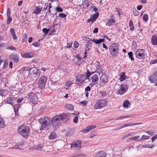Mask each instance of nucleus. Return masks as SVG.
<instances>
[{
	"label": "nucleus",
	"instance_id": "obj_10",
	"mask_svg": "<svg viewBox=\"0 0 157 157\" xmlns=\"http://www.w3.org/2000/svg\"><path fill=\"white\" fill-rule=\"evenodd\" d=\"M47 79V77L45 76H43L40 77L38 82L39 87L40 88L42 89L45 87Z\"/></svg>",
	"mask_w": 157,
	"mask_h": 157
},
{
	"label": "nucleus",
	"instance_id": "obj_13",
	"mask_svg": "<svg viewBox=\"0 0 157 157\" xmlns=\"http://www.w3.org/2000/svg\"><path fill=\"white\" fill-rule=\"evenodd\" d=\"M149 80L152 83H156L155 85L157 86V71L149 78Z\"/></svg>",
	"mask_w": 157,
	"mask_h": 157
},
{
	"label": "nucleus",
	"instance_id": "obj_39",
	"mask_svg": "<svg viewBox=\"0 0 157 157\" xmlns=\"http://www.w3.org/2000/svg\"><path fill=\"white\" fill-rule=\"evenodd\" d=\"M86 156V155L84 154L81 153L76 154L74 155V157H83Z\"/></svg>",
	"mask_w": 157,
	"mask_h": 157
},
{
	"label": "nucleus",
	"instance_id": "obj_58",
	"mask_svg": "<svg viewBox=\"0 0 157 157\" xmlns=\"http://www.w3.org/2000/svg\"><path fill=\"white\" fill-rule=\"evenodd\" d=\"M74 47L76 48L78 47L79 46V44L77 41H75L74 43Z\"/></svg>",
	"mask_w": 157,
	"mask_h": 157
},
{
	"label": "nucleus",
	"instance_id": "obj_15",
	"mask_svg": "<svg viewBox=\"0 0 157 157\" xmlns=\"http://www.w3.org/2000/svg\"><path fill=\"white\" fill-rule=\"evenodd\" d=\"M127 89L128 87L126 85H122L121 86L120 89L118 91L117 93L122 95L126 92Z\"/></svg>",
	"mask_w": 157,
	"mask_h": 157
},
{
	"label": "nucleus",
	"instance_id": "obj_35",
	"mask_svg": "<svg viewBox=\"0 0 157 157\" xmlns=\"http://www.w3.org/2000/svg\"><path fill=\"white\" fill-rule=\"evenodd\" d=\"M129 26L130 29L131 31L134 30V27L133 25V22L132 20H130L129 22Z\"/></svg>",
	"mask_w": 157,
	"mask_h": 157
},
{
	"label": "nucleus",
	"instance_id": "obj_51",
	"mask_svg": "<svg viewBox=\"0 0 157 157\" xmlns=\"http://www.w3.org/2000/svg\"><path fill=\"white\" fill-rule=\"evenodd\" d=\"M100 93L102 97L105 96L107 94V93L106 92L104 91L101 92Z\"/></svg>",
	"mask_w": 157,
	"mask_h": 157
},
{
	"label": "nucleus",
	"instance_id": "obj_21",
	"mask_svg": "<svg viewBox=\"0 0 157 157\" xmlns=\"http://www.w3.org/2000/svg\"><path fill=\"white\" fill-rule=\"evenodd\" d=\"M143 123L141 122L138 123H129V124H125L123 125V127H125L127 126H133L135 125H138V124H142Z\"/></svg>",
	"mask_w": 157,
	"mask_h": 157
},
{
	"label": "nucleus",
	"instance_id": "obj_56",
	"mask_svg": "<svg viewBox=\"0 0 157 157\" xmlns=\"http://www.w3.org/2000/svg\"><path fill=\"white\" fill-rule=\"evenodd\" d=\"M157 138V134L151 137V139L152 142Z\"/></svg>",
	"mask_w": 157,
	"mask_h": 157
},
{
	"label": "nucleus",
	"instance_id": "obj_12",
	"mask_svg": "<svg viewBox=\"0 0 157 157\" xmlns=\"http://www.w3.org/2000/svg\"><path fill=\"white\" fill-rule=\"evenodd\" d=\"M93 74L90 78L89 80L90 81H91L90 83L91 85H94L97 84L99 79L98 76L97 74Z\"/></svg>",
	"mask_w": 157,
	"mask_h": 157
},
{
	"label": "nucleus",
	"instance_id": "obj_37",
	"mask_svg": "<svg viewBox=\"0 0 157 157\" xmlns=\"http://www.w3.org/2000/svg\"><path fill=\"white\" fill-rule=\"evenodd\" d=\"M31 68H29L27 67H24L22 68L21 70L22 71H27L28 72V74H29Z\"/></svg>",
	"mask_w": 157,
	"mask_h": 157
},
{
	"label": "nucleus",
	"instance_id": "obj_46",
	"mask_svg": "<svg viewBox=\"0 0 157 157\" xmlns=\"http://www.w3.org/2000/svg\"><path fill=\"white\" fill-rule=\"evenodd\" d=\"M90 9H91V10L94 11L96 13L98 11L96 6H91Z\"/></svg>",
	"mask_w": 157,
	"mask_h": 157
},
{
	"label": "nucleus",
	"instance_id": "obj_6",
	"mask_svg": "<svg viewBox=\"0 0 157 157\" xmlns=\"http://www.w3.org/2000/svg\"><path fill=\"white\" fill-rule=\"evenodd\" d=\"M107 105V102L105 100L100 99L98 100L95 104L94 108L95 109H101L105 107Z\"/></svg>",
	"mask_w": 157,
	"mask_h": 157
},
{
	"label": "nucleus",
	"instance_id": "obj_30",
	"mask_svg": "<svg viewBox=\"0 0 157 157\" xmlns=\"http://www.w3.org/2000/svg\"><path fill=\"white\" fill-rule=\"evenodd\" d=\"M126 78V76L125 75V73L124 72L122 73V74L120 76V79L121 81H123Z\"/></svg>",
	"mask_w": 157,
	"mask_h": 157
},
{
	"label": "nucleus",
	"instance_id": "obj_59",
	"mask_svg": "<svg viewBox=\"0 0 157 157\" xmlns=\"http://www.w3.org/2000/svg\"><path fill=\"white\" fill-rule=\"evenodd\" d=\"M5 93L4 92V91L2 90H0V95L2 96H4L5 95Z\"/></svg>",
	"mask_w": 157,
	"mask_h": 157
},
{
	"label": "nucleus",
	"instance_id": "obj_28",
	"mask_svg": "<svg viewBox=\"0 0 157 157\" xmlns=\"http://www.w3.org/2000/svg\"><path fill=\"white\" fill-rule=\"evenodd\" d=\"M73 133V132L71 129L68 130L65 133V136H71Z\"/></svg>",
	"mask_w": 157,
	"mask_h": 157
},
{
	"label": "nucleus",
	"instance_id": "obj_61",
	"mask_svg": "<svg viewBox=\"0 0 157 157\" xmlns=\"http://www.w3.org/2000/svg\"><path fill=\"white\" fill-rule=\"evenodd\" d=\"M146 133H147L148 134L152 136L154 135L153 132L151 130H150L148 131H147L146 132Z\"/></svg>",
	"mask_w": 157,
	"mask_h": 157
},
{
	"label": "nucleus",
	"instance_id": "obj_45",
	"mask_svg": "<svg viewBox=\"0 0 157 157\" xmlns=\"http://www.w3.org/2000/svg\"><path fill=\"white\" fill-rule=\"evenodd\" d=\"M143 20L145 21H147L148 20V15L147 14L144 15L143 17Z\"/></svg>",
	"mask_w": 157,
	"mask_h": 157
},
{
	"label": "nucleus",
	"instance_id": "obj_11",
	"mask_svg": "<svg viewBox=\"0 0 157 157\" xmlns=\"http://www.w3.org/2000/svg\"><path fill=\"white\" fill-rule=\"evenodd\" d=\"M144 49H138L135 53L136 56L138 59H143L145 58L146 55L144 53Z\"/></svg>",
	"mask_w": 157,
	"mask_h": 157
},
{
	"label": "nucleus",
	"instance_id": "obj_4",
	"mask_svg": "<svg viewBox=\"0 0 157 157\" xmlns=\"http://www.w3.org/2000/svg\"><path fill=\"white\" fill-rule=\"evenodd\" d=\"M40 124L41 125L40 129L42 130L48 125L51 122L50 117H46L44 118H40L39 120Z\"/></svg>",
	"mask_w": 157,
	"mask_h": 157
},
{
	"label": "nucleus",
	"instance_id": "obj_7",
	"mask_svg": "<svg viewBox=\"0 0 157 157\" xmlns=\"http://www.w3.org/2000/svg\"><path fill=\"white\" fill-rule=\"evenodd\" d=\"M82 141L81 140H75L71 144V148L72 150H79L81 147Z\"/></svg>",
	"mask_w": 157,
	"mask_h": 157
},
{
	"label": "nucleus",
	"instance_id": "obj_54",
	"mask_svg": "<svg viewBox=\"0 0 157 157\" xmlns=\"http://www.w3.org/2000/svg\"><path fill=\"white\" fill-rule=\"evenodd\" d=\"M56 10L58 12H62L63 11V9L59 7H57Z\"/></svg>",
	"mask_w": 157,
	"mask_h": 157
},
{
	"label": "nucleus",
	"instance_id": "obj_17",
	"mask_svg": "<svg viewBox=\"0 0 157 157\" xmlns=\"http://www.w3.org/2000/svg\"><path fill=\"white\" fill-rule=\"evenodd\" d=\"M106 155V153L101 151L98 152L95 155V157H105Z\"/></svg>",
	"mask_w": 157,
	"mask_h": 157
},
{
	"label": "nucleus",
	"instance_id": "obj_63",
	"mask_svg": "<svg viewBox=\"0 0 157 157\" xmlns=\"http://www.w3.org/2000/svg\"><path fill=\"white\" fill-rule=\"evenodd\" d=\"M7 17L10 16V8H8L7 10Z\"/></svg>",
	"mask_w": 157,
	"mask_h": 157
},
{
	"label": "nucleus",
	"instance_id": "obj_41",
	"mask_svg": "<svg viewBox=\"0 0 157 157\" xmlns=\"http://www.w3.org/2000/svg\"><path fill=\"white\" fill-rule=\"evenodd\" d=\"M49 29H47L46 28H44L43 29V32L44 34V36H46L48 33L49 31Z\"/></svg>",
	"mask_w": 157,
	"mask_h": 157
},
{
	"label": "nucleus",
	"instance_id": "obj_22",
	"mask_svg": "<svg viewBox=\"0 0 157 157\" xmlns=\"http://www.w3.org/2000/svg\"><path fill=\"white\" fill-rule=\"evenodd\" d=\"M113 151L114 152V154L115 155H117L119 154L120 153L121 150L120 147H117L114 148L113 149Z\"/></svg>",
	"mask_w": 157,
	"mask_h": 157
},
{
	"label": "nucleus",
	"instance_id": "obj_33",
	"mask_svg": "<svg viewBox=\"0 0 157 157\" xmlns=\"http://www.w3.org/2000/svg\"><path fill=\"white\" fill-rule=\"evenodd\" d=\"M155 145L154 144H152L151 145L150 144H145V145H143L142 146V147L143 148H152L155 147Z\"/></svg>",
	"mask_w": 157,
	"mask_h": 157
},
{
	"label": "nucleus",
	"instance_id": "obj_24",
	"mask_svg": "<svg viewBox=\"0 0 157 157\" xmlns=\"http://www.w3.org/2000/svg\"><path fill=\"white\" fill-rule=\"evenodd\" d=\"M12 105L13 107L14 111L16 114L17 113H18V109L20 107L19 105L18 104L14 105L13 104Z\"/></svg>",
	"mask_w": 157,
	"mask_h": 157
},
{
	"label": "nucleus",
	"instance_id": "obj_2",
	"mask_svg": "<svg viewBox=\"0 0 157 157\" xmlns=\"http://www.w3.org/2000/svg\"><path fill=\"white\" fill-rule=\"evenodd\" d=\"M96 71H90L88 70H87L86 73V76L85 75H81L77 76L76 80V83L78 85H80L84 82L86 78L89 80L90 77Z\"/></svg>",
	"mask_w": 157,
	"mask_h": 157
},
{
	"label": "nucleus",
	"instance_id": "obj_19",
	"mask_svg": "<svg viewBox=\"0 0 157 157\" xmlns=\"http://www.w3.org/2000/svg\"><path fill=\"white\" fill-rule=\"evenodd\" d=\"M42 10V7L38 6H36L33 11V13L36 14H38Z\"/></svg>",
	"mask_w": 157,
	"mask_h": 157
},
{
	"label": "nucleus",
	"instance_id": "obj_14",
	"mask_svg": "<svg viewBox=\"0 0 157 157\" xmlns=\"http://www.w3.org/2000/svg\"><path fill=\"white\" fill-rule=\"evenodd\" d=\"M10 59L15 63H17L19 61V56L17 54H12L9 57Z\"/></svg>",
	"mask_w": 157,
	"mask_h": 157
},
{
	"label": "nucleus",
	"instance_id": "obj_29",
	"mask_svg": "<svg viewBox=\"0 0 157 157\" xmlns=\"http://www.w3.org/2000/svg\"><path fill=\"white\" fill-rule=\"evenodd\" d=\"M5 125L3 120L2 118H0V129L4 127Z\"/></svg>",
	"mask_w": 157,
	"mask_h": 157
},
{
	"label": "nucleus",
	"instance_id": "obj_8",
	"mask_svg": "<svg viewBox=\"0 0 157 157\" xmlns=\"http://www.w3.org/2000/svg\"><path fill=\"white\" fill-rule=\"evenodd\" d=\"M108 81V78L105 73H102L100 78L99 85L100 86H103L107 84Z\"/></svg>",
	"mask_w": 157,
	"mask_h": 157
},
{
	"label": "nucleus",
	"instance_id": "obj_16",
	"mask_svg": "<svg viewBox=\"0 0 157 157\" xmlns=\"http://www.w3.org/2000/svg\"><path fill=\"white\" fill-rule=\"evenodd\" d=\"M34 53L33 52H25L22 56V57L24 58H31L33 57Z\"/></svg>",
	"mask_w": 157,
	"mask_h": 157
},
{
	"label": "nucleus",
	"instance_id": "obj_49",
	"mask_svg": "<svg viewBox=\"0 0 157 157\" xmlns=\"http://www.w3.org/2000/svg\"><path fill=\"white\" fill-rule=\"evenodd\" d=\"M7 49L8 50H10L13 51H16V50L15 48L14 47L12 46L8 47Z\"/></svg>",
	"mask_w": 157,
	"mask_h": 157
},
{
	"label": "nucleus",
	"instance_id": "obj_25",
	"mask_svg": "<svg viewBox=\"0 0 157 157\" xmlns=\"http://www.w3.org/2000/svg\"><path fill=\"white\" fill-rule=\"evenodd\" d=\"M123 105L124 108H127L128 107L130 106V104L128 100H125L124 102Z\"/></svg>",
	"mask_w": 157,
	"mask_h": 157
},
{
	"label": "nucleus",
	"instance_id": "obj_18",
	"mask_svg": "<svg viewBox=\"0 0 157 157\" xmlns=\"http://www.w3.org/2000/svg\"><path fill=\"white\" fill-rule=\"evenodd\" d=\"M152 44L153 45H157V35H153L151 40Z\"/></svg>",
	"mask_w": 157,
	"mask_h": 157
},
{
	"label": "nucleus",
	"instance_id": "obj_5",
	"mask_svg": "<svg viewBox=\"0 0 157 157\" xmlns=\"http://www.w3.org/2000/svg\"><path fill=\"white\" fill-rule=\"evenodd\" d=\"M109 49L110 54L112 56H116L118 53L119 46L117 43H113L110 45Z\"/></svg>",
	"mask_w": 157,
	"mask_h": 157
},
{
	"label": "nucleus",
	"instance_id": "obj_34",
	"mask_svg": "<svg viewBox=\"0 0 157 157\" xmlns=\"http://www.w3.org/2000/svg\"><path fill=\"white\" fill-rule=\"evenodd\" d=\"M44 145L42 144H39L36 147H35V149L37 150H41L43 148Z\"/></svg>",
	"mask_w": 157,
	"mask_h": 157
},
{
	"label": "nucleus",
	"instance_id": "obj_31",
	"mask_svg": "<svg viewBox=\"0 0 157 157\" xmlns=\"http://www.w3.org/2000/svg\"><path fill=\"white\" fill-rule=\"evenodd\" d=\"M56 135L55 132H52L51 133L49 137L50 140H52L56 138Z\"/></svg>",
	"mask_w": 157,
	"mask_h": 157
},
{
	"label": "nucleus",
	"instance_id": "obj_38",
	"mask_svg": "<svg viewBox=\"0 0 157 157\" xmlns=\"http://www.w3.org/2000/svg\"><path fill=\"white\" fill-rule=\"evenodd\" d=\"M115 22V21L114 19H111L110 20L108 21L107 24L109 26H110Z\"/></svg>",
	"mask_w": 157,
	"mask_h": 157
},
{
	"label": "nucleus",
	"instance_id": "obj_40",
	"mask_svg": "<svg viewBox=\"0 0 157 157\" xmlns=\"http://www.w3.org/2000/svg\"><path fill=\"white\" fill-rule=\"evenodd\" d=\"M96 71H97V73H98L100 75V73L102 72V68L101 66L99 67H96Z\"/></svg>",
	"mask_w": 157,
	"mask_h": 157
},
{
	"label": "nucleus",
	"instance_id": "obj_57",
	"mask_svg": "<svg viewBox=\"0 0 157 157\" xmlns=\"http://www.w3.org/2000/svg\"><path fill=\"white\" fill-rule=\"evenodd\" d=\"M66 16V15L63 13H60L59 15V16L61 17L65 18Z\"/></svg>",
	"mask_w": 157,
	"mask_h": 157
},
{
	"label": "nucleus",
	"instance_id": "obj_20",
	"mask_svg": "<svg viewBox=\"0 0 157 157\" xmlns=\"http://www.w3.org/2000/svg\"><path fill=\"white\" fill-rule=\"evenodd\" d=\"M105 39H100L98 40L95 39L94 38L93 40H91L92 41H93L96 44H99L101 42H104Z\"/></svg>",
	"mask_w": 157,
	"mask_h": 157
},
{
	"label": "nucleus",
	"instance_id": "obj_26",
	"mask_svg": "<svg viewBox=\"0 0 157 157\" xmlns=\"http://www.w3.org/2000/svg\"><path fill=\"white\" fill-rule=\"evenodd\" d=\"M5 103L7 104H9L11 105H12L13 103L12 101V99L11 97H8L6 100L5 101Z\"/></svg>",
	"mask_w": 157,
	"mask_h": 157
},
{
	"label": "nucleus",
	"instance_id": "obj_43",
	"mask_svg": "<svg viewBox=\"0 0 157 157\" xmlns=\"http://www.w3.org/2000/svg\"><path fill=\"white\" fill-rule=\"evenodd\" d=\"M89 2L90 1L89 0H85L84 2L82 4L88 7L90 6Z\"/></svg>",
	"mask_w": 157,
	"mask_h": 157
},
{
	"label": "nucleus",
	"instance_id": "obj_1",
	"mask_svg": "<svg viewBox=\"0 0 157 157\" xmlns=\"http://www.w3.org/2000/svg\"><path fill=\"white\" fill-rule=\"evenodd\" d=\"M68 115L64 113L59 115H56L53 118L52 121V124L55 128L59 126L61 122H65L67 121L69 118Z\"/></svg>",
	"mask_w": 157,
	"mask_h": 157
},
{
	"label": "nucleus",
	"instance_id": "obj_44",
	"mask_svg": "<svg viewBox=\"0 0 157 157\" xmlns=\"http://www.w3.org/2000/svg\"><path fill=\"white\" fill-rule=\"evenodd\" d=\"M128 55L129 56V57L132 60H134V58L133 57V53L132 52H130L128 53Z\"/></svg>",
	"mask_w": 157,
	"mask_h": 157
},
{
	"label": "nucleus",
	"instance_id": "obj_48",
	"mask_svg": "<svg viewBox=\"0 0 157 157\" xmlns=\"http://www.w3.org/2000/svg\"><path fill=\"white\" fill-rule=\"evenodd\" d=\"M33 45L35 47H37L40 46V43L38 42H36L33 43Z\"/></svg>",
	"mask_w": 157,
	"mask_h": 157
},
{
	"label": "nucleus",
	"instance_id": "obj_64",
	"mask_svg": "<svg viewBox=\"0 0 157 157\" xmlns=\"http://www.w3.org/2000/svg\"><path fill=\"white\" fill-rule=\"evenodd\" d=\"M75 58L78 59V61H81L82 59V57H80L79 55L76 56Z\"/></svg>",
	"mask_w": 157,
	"mask_h": 157
},
{
	"label": "nucleus",
	"instance_id": "obj_50",
	"mask_svg": "<svg viewBox=\"0 0 157 157\" xmlns=\"http://www.w3.org/2000/svg\"><path fill=\"white\" fill-rule=\"evenodd\" d=\"M78 117H77V116L75 117L73 119V122L75 123H77L78 122Z\"/></svg>",
	"mask_w": 157,
	"mask_h": 157
},
{
	"label": "nucleus",
	"instance_id": "obj_23",
	"mask_svg": "<svg viewBox=\"0 0 157 157\" xmlns=\"http://www.w3.org/2000/svg\"><path fill=\"white\" fill-rule=\"evenodd\" d=\"M10 33L12 35L13 38L14 40L17 39V37L14 32V30L13 29L11 28V29H10Z\"/></svg>",
	"mask_w": 157,
	"mask_h": 157
},
{
	"label": "nucleus",
	"instance_id": "obj_32",
	"mask_svg": "<svg viewBox=\"0 0 157 157\" xmlns=\"http://www.w3.org/2000/svg\"><path fill=\"white\" fill-rule=\"evenodd\" d=\"M66 108L69 110H73L74 109V106L71 104H68L65 106Z\"/></svg>",
	"mask_w": 157,
	"mask_h": 157
},
{
	"label": "nucleus",
	"instance_id": "obj_52",
	"mask_svg": "<svg viewBox=\"0 0 157 157\" xmlns=\"http://www.w3.org/2000/svg\"><path fill=\"white\" fill-rule=\"evenodd\" d=\"M27 35L25 33L23 35V41H26L27 40Z\"/></svg>",
	"mask_w": 157,
	"mask_h": 157
},
{
	"label": "nucleus",
	"instance_id": "obj_3",
	"mask_svg": "<svg viewBox=\"0 0 157 157\" xmlns=\"http://www.w3.org/2000/svg\"><path fill=\"white\" fill-rule=\"evenodd\" d=\"M18 132L20 135L24 138L28 136L29 132V127L26 125H22L18 129Z\"/></svg>",
	"mask_w": 157,
	"mask_h": 157
},
{
	"label": "nucleus",
	"instance_id": "obj_9",
	"mask_svg": "<svg viewBox=\"0 0 157 157\" xmlns=\"http://www.w3.org/2000/svg\"><path fill=\"white\" fill-rule=\"evenodd\" d=\"M29 101L33 104H36L38 101L37 97L36 94L33 92H30L28 94L27 97Z\"/></svg>",
	"mask_w": 157,
	"mask_h": 157
},
{
	"label": "nucleus",
	"instance_id": "obj_36",
	"mask_svg": "<svg viewBox=\"0 0 157 157\" xmlns=\"http://www.w3.org/2000/svg\"><path fill=\"white\" fill-rule=\"evenodd\" d=\"M129 140H140V136H139L130 137L129 138Z\"/></svg>",
	"mask_w": 157,
	"mask_h": 157
},
{
	"label": "nucleus",
	"instance_id": "obj_27",
	"mask_svg": "<svg viewBox=\"0 0 157 157\" xmlns=\"http://www.w3.org/2000/svg\"><path fill=\"white\" fill-rule=\"evenodd\" d=\"M98 15V13H96L94 14L91 17V19H92V22H94L96 20Z\"/></svg>",
	"mask_w": 157,
	"mask_h": 157
},
{
	"label": "nucleus",
	"instance_id": "obj_47",
	"mask_svg": "<svg viewBox=\"0 0 157 157\" xmlns=\"http://www.w3.org/2000/svg\"><path fill=\"white\" fill-rule=\"evenodd\" d=\"M12 20V18L10 17V16L7 17V23L9 25L10 24L11 21Z\"/></svg>",
	"mask_w": 157,
	"mask_h": 157
},
{
	"label": "nucleus",
	"instance_id": "obj_53",
	"mask_svg": "<svg viewBox=\"0 0 157 157\" xmlns=\"http://www.w3.org/2000/svg\"><path fill=\"white\" fill-rule=\"evenodd\" d=\"M133 13L135 16H137L139 15V13L138 11L135 10L133 11Z\"/></svg>",
	"mask_w": 157,
	"mask_h": 157
},
{
	"label": "nucleus",
	"instance_id": "obj_55",
	"mask_svg": "<svg viewBox=\"0 0 157 157\" xmlns=\"http://www.w3.org/2000/svg\"><path fill=\"white\" fill-rule=\"evenodd\" d=\"M71 84L72 83L71 81H68L66 82V85L68 87H70Z\"/></svg>",
	"mask_w": 157,
	"mask_h": 157
},
{
	"label": "nucleus",
	"instance_id": "obj_60",
	"mask_svg": "<svg viewBox=\"0 0 157 157\" xmlns=\"http://www.w3.org/2000/svg\"><path fill=\"white\" fill-rule=\"evenodd\" d=\"M49 6V3H46L44 7V8L43 9L44 10H47L48 7Z\"/></svg>",
	"mask_w": 157,
	"mask_h": 157
},
{
	"label": "nucleus",
	"instance_id": "obj_42",
	"mask_svg": "<svg viewBox=\"0 0 157 157\" xmlns=\"http://www.w3.org/2000/svg\"><path fill=\"white\" fill-rule=\"evenodd\" d=\"M150 138V137L149 136H145L144 135H143L140 138V140H147Z\"/></svg>",
	"mask_w": 157,
	"mask_h": 157
},
{
	"label": "nucleus",
	"instance_id": "obj_62",
	"mask_svg": "<svg viewBox=\"0 0 157 157\" xmlns=\"http://www.w3.org/2000/svg\"><path fill=\"white\" fill-rule=\"evenodd\" d=\"M157 62V59H155L153 60H151L150 62V63L153 64Z\"/></svg>",
	"mask_w": 157,
	"mask_h": 157
}]
</instances>
